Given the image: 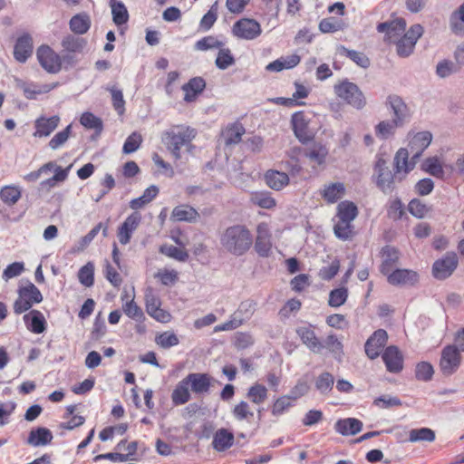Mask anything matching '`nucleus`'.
<instances>
[{"label": "nucleus", "mask_w": 464, "mask_h": 464, "mask_svg": "<svg viewBox=\"0 0 464 464\" xmlns=\"http://www.w3.org/2000/svg\"><path fill=\"white\" fill-rule=\"evenodd\" d=\"M220 245L225 252L241 256L248 252L253 245L249 229L243 225H233L220 234Z\"/></svg>", "instance_id": "1"}, {"label": "nucleus", "mask_w": 464, "mask_h": 464, "mask_svg": "<svg viewBox=\"0 0 464 464\" xmlns=\"http://www.w3.org/2000/svg\"><path fill=\"white\" fill-rule=\"evenodd\" d=\"M195 136L194 129L186 126H176L164 131L161 140L175 160H179L181 158V147L190 144Z\"/></svg>", "instance_id": "2"}, {"label": "nucleus", "mask_w": 464, "mask_h": 464, "mask_svg": "<svg viewBox=\"0 0 464 464\" xmlns=\"http://www.w3.org/2000/svg\"><path fill=\"white\" fill-rule=\"evenodd\" d=\"M334 89L337 97L353 108L361 110L365 106V97L355 83L351 82L348 80H344L340 83L335 84Z\"/></svg>", "instance_id": "3"}, {"label": "nucleus", "mask_w": 464, "mask_h": 464, "mask_svg": "<svg viewBox=\"0 0 464 464\" xmlns=\"http://www.w3.org/2000/svg\"><path fill=\"white\" fill-rule=\"evenodd\" d=\"M374 169L377 172V187L385 194L393 192L396 182L403 179V176L397 172L393 174L387 166V161L382 157L378 158Z\"/></svg>", "instance_id": "4"}, {"label": "nucleus", "mask_w": 464, "mask_h": 464, "mask_svg": "<svg viewBox=\"0 0 464 464\" xmlns=\"http://www.w3.org/2000/svg\"><path fill=\"white\" fill-rule=\"evenodd\" d=\"M144 301L147 314L160 323H168L171 319L170 314L161 308V300L159 294L150 286L145 289Z\"/></svg>", "instance_id": "5"}, {"label": "nucleus", "mask_w": 464, "mask_h": 464, "mask_svg": "<svg viewBox=\"0 0 464 464\" xmlns=\"http://www.w3.org/2000/svg\"><path fill=\"white\" fill-rule=\"evenodd\" d=\"M423 27L420 24H415L403 34L402 37L395 41L396 53L400 57L410 56L415 48L417 41L423 34Z\"/></svg>", "instance_id": "6"}, {"label": "nucleus", "mask_w": 464, "mask_h": 464, "mask_svg": "<svg viewBox=\"0 0 464 464\" xmlns=\"http://www.w3.org/2000/svg\"><path fill=\"white\" fill-rule=\"evenodd\" d=\"M461 362V355L457 346L447 345L441 351L440 370L445 376L452 375L458 371Z\"/></svg>", "instance_id": "7"}, {"label": "nucleus", "mask_w": 464, "mask_h": 464, "mask_svg": "<svg viewBox=\"0 0 464 464\" xmlns=\"http://www.w3.org/2000/svg\"><path fill=\"white\" fill-rule=\"evenodd\" d=\"M232 33L237 38L254 40L261 34L262 29L260 24L256 20L251 18H241L234 24Z\"/></svg>", "instance_id": "8"}, {"label": "nucleus", "mask_w": 464, "mask_h": 464, "mask_svg": "<svg viewBox=\"0 0 464 464\" xmlns=\"http://www.w3.org/2000/svg\"><path fill=\"white\" fill-rule=\"evenodd\" d=\"M36 54L41 66L48 72L56 73L61 70V56L49 46H40Z\"/></svg>", "instance_id": "9"}, {"label": "nucleus", "mask_w": 464, "mask_h": 464, "mask_svg": "<svg viewBox=\"0 0 464 464\" xmlns=\"http://www.w3.org/2000/svg\"><path fill=\"white\" fill-rule=\"evenodd\" d=\"M458 266V256L454 252H448L442 258L434 262L432 273L437 279H446Z\"/></svg>", "instance_id": "10"}, {"label": "nucleus", "mask_w": 464, "mask_h": 464, "mask_svg": "<svg viewBox=\"0 0 464 464\" xmlns=\"http://www.w3.org/2000/svg\"><path fill=\"white\" fill-rule=\"evenodd\" d=\"M406 22L402 18H397L391 22L381 23L377 25L379 33H385L386 40L394 43L406 33Z\"/></svg>", "instance_id": "11"}, {"label": "nucleus", "mask_w": 464, "mask_h": 464, "mask_svg": "<svg viewBox=\"0 0 464 464\" xmlns=\"http://www.w3.org/2000/svg\"><path fill=\"white\" fill-rule=\"evenodd\" d=\"M387 102L390 105L393 118L392 120L399 124L403 126L411 119V111L403 100L398 95H390L387 98Z\"/></svg>", "instance_id": "12"}, {"label": "nucleus", "mask_w": 464, "mask_h": 464, "mask_svg": "<svg viewBox=\"0 0 464 464\" xmlns=\"http://www.w3.org/2000/svg\"><path fill=\"white\" fill-rule=\"evenodd\" d=\"M192 392L196 394H206L210 391L214 378L208 373L192 372L185 377Z\"/></svg>", "instance_id": "13"}, {"label": "nucleus", "mask_w": 464, "mask_h": 464, "mask_svg": "<svg viewBox=\"0 0 464 464\" xmlns=\"http://www.w3.org/2000/svg\"><path fill=\"white\" fill-rule=\"evenodd\" d=\"M431 140L432 134L430 131L415 133L409 141V151L411 155V160H418Z\"/></svg>", "instance_id": "14"}, {"label": "nucleus", "mask_w": 464, "mask_h": 464, "mask_svg": "<svg viewBox=\"0 0 464 464\" xmlns=\"http://www.w3.org/2000/svg\"><path fill=\"white\" fill-rule=\"evenodd\" d=\"M141 221V215L139 212H133L126 218L124 222L118 229V239L121 245L130 243L132 233L138 228Z\"/></svg>", "instance_id": "15"}, {"label": "nucleus", "mask_w": 464, "mask_h": 464, "mask_svg": "<svg viewBox=\"0 0 464 464\" xmlns=\"http://www.w3.org/2000/svg\"><path fill=\"white\" fill-rule=\"evenodd\" d=\"M388 334L385 330L379 329L365 343V353L370 359L377 358L386 344Z\"/></svg>", "instance_id": "16"}, {"label": "nucleus", "mask_w": 464, "mask_h": 464, "mask_svg": "<svg viewBox=\"0 0 464 464\" xmlns=\"http://www.w3.org/2000/svg\"><path fill=\"white\" fill-rule=\"evenodd\" d=\"M292 128L295 137L302 143H306L312 140L313 135L309 131L308 121L303 111L295 112L291 119Z\"/></svg>", "instance_id": "17"}, {"label": "nucleus", "mask_w": 464, "mask_h": 464, "mask_svg": "<svg viewBox=\"0 0 464 464\" xmlns=\"http://www.w3.org/2000/svg\"><path fill=\"white\" fill-rule=\"evenodd\" d=\"M382 358L388 372L398 373L402 370L403 357L396 346L392 345L387 347L384 350Z\"/></svg>", "instance_id": "18"}, {"label": "nucleus", "mask_w": 464, "mask_h": 464, "mask_svg": "<svg viewBox=\"0 0 464 464\" xmlns=\"http://www.w3.org/2000/svg\"><path fill=\"white\" fill-rule=\"evenodd\" d=\"M296 334L302 343L313 353H320L324 349V344L317 338L311 325L300 326L296 329Z\"/></svg>", "instance_id": "19"}, {"label": "nucleus", "mask_w": 464, "mask_h": 464, "mask_svg": "<svg viewBox=\"0 0 464 464\" xmlns=\"http://www.w3.org/2000/svg\"><path fill=\"white\" fill-rule=\"evenodd\" d=\"M255 249L259 256L267 257L271 254V234L266 225L257 227V236L255 242Z\"/></svg>", "instance_id": "20"}, {"label": "nucleus", "mask_w": 464, "mask_h": 464, "mask_svg": "<svg viewBox=\"0 0 464 464\" xmlns=\"http://www.w3.org/2000/svg\"><path fill=\"white\" fill-rule=\"evenodd\" d=\"M386 276L392 285H411L418 281L417 273L409 269H395Z\"/></svg>", "instance_id": "21"}, {"label": "nucleus", "mask_w": 464, "mask_h": 464, "mask_svg": "<svg viewBox=\"0 0 464 464\" xmlns=\"http://www.w3.org/2000/svg\"><path fill=\"white\" fill-rule=\"evenodd\" d=\"M33 53V39L28 34L20 36L14 44V57L19 63H25Z\"/></svg>", "instance_id": "22"}, {"label": "nucleus", "mask_w": 464, "mask_h": 464, "mask_svg": "<svg viewBox=\"0 0 464 464\" xmlns=\"http://www.w3.org/2000/svg\"><path fill=\"white\" fill-rule=\"evenodd\" d=\"M345 194V186L343 182H334L324 185L320 195L328 204H334Z\"/></svg>", "instance_id": "23"}, {"label": "nucleus", "mask_w": 464, "mask_h": 464, "mask_svg": "<svg viewBox=\"0 0 464 464\" xmlns=\"http://www.w3.org/2000/svg\"><path fill=\"white\" fill-rule=\"evenodd\" d=\"M14 87L23 92L24 97L29 100L36 99L38 94L46 93L50 91L48 85H37L34 82H27L22 79L14 78Z\"/></svg>", "instance_id": "24"}, {"label": "nucleus", "mask_w": 464, "mask_h": 464, "mask_svg": "<svg viewBox=\"0 0 464 464\" xmlns=\"http://www.w3.org/2000/svg\"><path fill=\"white\" fill-rule=\"evenodd\" d=\"M60 118L56 115L50 118L40 117L34 122L35 131L34 137H47L58 126Z\"/></svg>", "instance_id": "25"}, {"label": "nucleus", "mask_w": 464, "mask_h": 464, "mask_svg": "<svg viewBox=\"0 0 464 464\" xmlns=\"http://www.w3.org/2000/svg\"><path fill=\"white\" fill-rule=\"evenodd\" d=\"M234 434L225 428L218 429L213 435L212 446L218 452L228 450L234 443Z\"/></svg>", "instance_id": "26"}, {"label": "nucleus", "mask_w": 464, "mask_h": 464, "mask_svg": "<svg viewBox=\"0 0 464 464\" xmlns=\"http://www.w3.org/2000/svg\"><path fill=\"white\" fill-rule=\"evenodd\" d=\"M53 439V433L49 429L38 427L29 432L27 443L33 447H42L51 443Z\"/></svg>", "instance_id": "27"}, {"label": "nucleus", "mask_w": 464, "mask_h": 464, "mask_svg": "<svg viewBox=\"0 0 464 464\" xmlns=\"http://www.w3.org/2000/svg\"><path fill=\"white\" fill-rule=\"evenodd\" d=\"M382 262L380 267V271L383 275H388L392 271L394 266L397 265L400 255L396 248L386 246L382 249Z\"/></svg>", "instance_id": "28"}, {"label": "nucleus", "mask_w": 464, "mask_h": 464, "mask_svg": "<svg viewBox=\"0 0 464 464\" xmlns=\"http://www.w3.org/2000/svg\"><path fill=\"white\" fill-rule=\"evenodd\" d=\"M411 155L409 150L400 149L394 157V167L398 174L405 176L409 173L415 166L417 160L408 161L409 156Z\"/></svg>", "instance_id": "29"}, {"label": "nucleus", "mask_w": 464, "mask_h": 464, "mask_svg": "<svg viewBox=\"0 0 464 464\" xmlns=\"http://www.w3.org/2000/svg\"><path fill=\"white\" fill-rule=\"evenodd\" d=\"M266 185L276 191L282 190L289 184V177L286 173L275 169H268L265 173Z\"/></svg>", "instance_id": "30"}, {"label": "nucleus", "mask_w": 464, "mask_h": 464, "mask_svg": "<svg viewBox=\"0 0 464 464\" xmlns=\"http://www.w3.org/2000/svg\"><path fill=\"white\" fill-rule=\"evenodd\" d=\"M336 432L343 436L355 435L362 429V422L355 418L339 420L334 424Z\"/></svg>", "instance_id": "31"}, {"label": "nucleus", "mask_w": 464, "mask_h": 464, "mask_svg": "<svg viewBox=\"0 0 464 464\" xmlns=\"http://www.w3.org/2000/svg\"><path fill=\"white\" fill-rule=\"evenodd\" d=\"M27 328L34 334H42L46 329V321L44 314L38 310H32L24 315Z\"/></svg>", "instance_id": "32"}, {"label": "nucleus", "mask_w": 464, "mask_h": 464, "mask_svg": "<svg viewBox=\"0 0 464 464\" xmlns=\"http://www.w3.org/2000/svg\"><path fill=\"white\" fill-rule=\"evenodd\" d=\"M206 87V82L202 77H194L182 86L185 92L184 101L193 102L196 97L203 92Z\"/></svg>", "instance_id": "33"}, {"label": "nucleus", "mask_w": 464, "mask_h": 464, "mask_svg": "<svg viewBox=\"0 0 464 464\" xmlns=\"http://www.w3.org/2000/svg\"><path fill=\"white\" fill-rule=\"evenodd\" d=\"M113 23L121 26L129 21V12L123 2L119 0H109Z\"/></svg>", "instance_id": "34"}, {"label": "nucleus", "mask_w": 464, "mask_h": 464, "mask_svg": "<svg viewBox=\"0 0 464 464\" xmlns=\"http://www.w3.org/2000/svg\"><path fill=\"white\" fill-rule=\"evenodd\" d=\"M334 377L329 372H321L314 380L316 391L323 396H328L334 389Z\"/></svg>", "instance_id": "35"}, {"label": "nucleus", "mask_w": 464, "mask_h": 464, "mask_svg": "<svg viewBox=\"0 0 464 464\" xmlns=\"http://www.w3.org/2000/svg\"><path fill=\"white\" fill-rule=\"evenodd\" d=\"M337 52L341 56H345L356 63L358 66L366 69L370 66V59L362 52L350 50L343 45L337 48Z\"/></svg>", "instance_id": "36"}, {"label": "nucleus", "mask_w": 464, "mask_h": 464, "mask_svg": "<svg viewBox=\"0 0 464 464\" xmlns=\"http://www.w3.org/2000/svg\"><path fill=\"white\" fill-rule=\"evenodd\" d=\"M188 383L186 379H182L175 387L171 393V400L175 405H182L187 403L191 396L188 390Z\"/></svg>", "instance_id": "37"}, {"label": "nucleus", "mask_w": 464, "mask_h": 464, "mask_svg": "<svg viewBox=\"0 0 464 464\" xmlns=\"http://www.w3.org/2000/svg\"><path fill=\"white\" fill-rule=\"evenodd\" d=\"M61 44L67 53H81L85 48L87 42L83 38L68 34L63 37Z\"/></svg>", "instance_id": "38"}, {"label": "nucleus", "mask_w": 464, "mask_h": 464, "mask_svg": "<svg viewBox=\"0 0 464 464\" xmlns=\"http://www.w3.org/2000/svg\"><path fill=\"white\" fill-rule=\"evenodd\" d=\"M158 193L159 188L157 186H150L144 190L143 194L140 197L133 198L130 201V208L134 210L143 208L145 205L152 201V199L156 198Z\"/></svg>", "instance_id": "39"}, {"label": "nucleus", "mask_w": 464, "mask_h": 464, "mask_svg": "<svg viewBox=\"0 0 464 464\" xmlns=\"http://www.w3.org/2000/svg\"><path fill=\"white\" fill-rule=\"evenodd\" d=\"M69 25L74 34H83L91 27V19L87 14H78L71 18Z\"/></svg>", "instance_id": "40"}, {"label": "nucleus", "mask_w": 464, "mask_h": 464, "mask_svg": "<svg viewBox=\"0 0 464 464\" xmlns=\"http://www.w3.org/2000/svg\"><path fill=\"white\" fill-rule=\"evenodd\" d=\"M245 133V128L240 123H235L227 127L223 132L225 144L227 146L236 145L242 140V136Z\"/></svg>", "instance_id": "41"}, {"label": "nucleus", "mask_w": 464, "mask_h": 464, "mask_svg": "<svg viewBox=\"0 0 464 464\" xmlns=\"http://www.w3.org/2000/svg\"><path fill=\"white\" fill-rule=\"evenodd\" d=\"M357 215V207L351 201H343L337 206L338 219L352 223Z\"/></svg>", "instance_id": "42"}, {"label": "nucleus", "mask_w": 464, "mask_h": 464, "mask_svg": "<svg viewBox=\"0 0 464 464\" xmlns=\"http://www.w3.org/2000/svg\"><path fill=\"white\" fill-rule=\"evenodd\" d=\"M450 30L457 35H464V3L450 16Z\"/></svg>", "instance_id": "43"}, {"label": "nucleus", "mask_w": 464, "mask_h": 464, "mask_svg": "<svg viewBox=\"0 0 464 464\" xmlns=\"http://www.w3.org/2000/svg\"><path fill=\"white\" fill-rule=\"evenodd\" d=\"M172 217L179 221L193 222L198 218V213L190 206L181 205L174 208Z\"/></svg>", "instance_id": "44"}, {"label": "nucleus", "mask_w": 464, "mask_h": 464, "mask_svg": "<svg viewBox=\"0 0 464 464\" xmlns=\"http://www.w3.org/2000/svg\"><path fill=\"white\" fill-rule=\"evenodd\" d=\"M399 127L393 120L382 121L375 126V134L381 140H387L394 135Z\"/></svg>", "instance_id": "45"}, {"label": "nucleus", "mask_w": 464, "mask_h": 464, "mask_svg": "<svg viewBox=\"0 0 464 464\" xmlns=\"http://www.w3.org/2000/svg\"><path fill=\"white\" fill-rule=\"evenodd\" d=\"M21 189L14 185L5 186L0 190V198L9 206L14 205L21 198Z\"/></svg>", "instance_id": "46"}, {"label": "nucleus", "mask_w": 464, "mask_h": 464, "mask_svg": "<svg viewBox=\"0 0 464 464\" xmlns=\"http://www.w3.org/2000/svg\"><path fill=\"white\" fill-rule=\"evenodd\" d=\"M435 432L430 428L412 429L409 432V440L411 442H432L435 440Z\"/></svg>", "instance_id": "47"}, {"label": "nucleus", "mask_w": 464, "mask_h": 464, "mask_svg": "<svg viewBox=\"0 0 464 464\" xmlns=\"http://www.w3.org/2000/svg\"><path fill=\"white\" fill-rule=\"evenodd\" d=\"M323 344L324 348H326L336 360H342L343 355V343L335 334H329Z\"/></svg>", "instance_id": "48"}, {"label": "nucleus", "mask_w": 464, "mask_h": 464, "mask_svg": "<svg viewBox=\"0 0 464 464\" xmlns=\"http://www.w3.org/2000/svg\"><path fill=\"white\" fill-rule=\"evenodd\" d=\"M123 313L130 318L137 321L143 322L145 320V315L142 309L135 303L134 297L131 300L126 301L122 304Z\"/></svg>", "instance_id": "49"}, {"label": "nucleus", "mask_w": 464, "mask_h": 464, "mask_svg": "<svg viewBox=\"0 0 464 464\" xmlns=\"http://www.w3.org/2000/svg\"><path fill=\"white\" fill-rule=\"evenodd\" d=\"M246 397L251 402L261 404L267 398V389L262 384L256 383L248 389Z\"/></svg>", "instance_id": "50"}, {"label": "nucleus", "mask_w": 464, "mask_h": 464, "mask_svg": "<svg viewBox=\"0 0 464 464\" xmlns=\"http://www.w3.org/2000/svg\"><path fill=\"white\" fill-rule=\"evenodd\" d=\"M328 155V150L325 146L321 144L314 145L306 152L305 156L311 160L315 162L317 165H322L325 162Z\"/></svg>", "instance_id": "51"}, {"label": "nucleus", "mask_w": 464, "mask_h": 464, "mask_svg": "<svg viewBox=\"0 0 464 464\" xmlns=\"http://www.w3.org/2000/svg\"><path fill=\"white\" fill-rule=\"evenodd\" d=\"M353 226L352 223L338 219L334 226V232L336 237L342 240H348L353 236Z\"/></svg>", "instance_id": "52"}, {"label": "nucleus", "mask_w": 464, "mask_h": 464, "mask_svg": "<svg viewBox=\"0 0 464 464\" xmlns=\"http://www.w3.org/2000/svg\"><path fill=\"white\" fill-rule=\"evenodd\" d=\"M106 90L111 94V102L114 110L119 115H122L125 111V101L123 99L122 91L116 86H107Z\"/></svg>", "instance_id": "53"}, {"label": "nucleus", "mask_w": 464, "mask_h": 464, "mask_svg": "<svg viewBox=\"0 0 464 464\" xmlns=\"http://www.w3.org/2000/svg\"><path fill=\"white\" fill-rule=\"evenodd\" d=\"M18 295H24L32 304H38L43 300L40 290L33 283H28L27 285L20 287Z\"/></svg>", "instance_id": "54"}, {"label": "nucleus", "mask_w": 464, "mask_h": 464, "mask_svg": "<svg viewBox=\"0 0 464 464\" xmlns=\"http://www.w3.org/2000/svg\"><path fill=\"white\" fill-rule=\"evenodd\" d=\"M216 66L220 70H226L235 63V59L228 48L222 46L218 49V53L216 58Z\"/></svg>", "instance_id": "55"}, {"label": "nucleus", "mask_w": 464, "mask_h": 464, "mask_svg": "<svg viewBox=\"0 0 464 464\" xmlns=\"http://www.w3.org/2000/svg\"><path fill=\"white\" fill-rule=\"evenodd\" d=\"M78 279L82 285L90 287L94 283V266L92 262H88L82 266L78 272Z\"/></svg>", "instance_id": "56"}, {"label": "nucleus", "mask_w": 464, "mask_h": 464, "mask_svg": "<svg viewBox=\"0 0 464 464\" xmlns=\"http://www.w3.org/2000/svg\"><path fill=\"white\" fill-rule=\"evenodd\" d=\"M80 122L85 128L94 130L98 133H101L102 130L103 126L102 120L92 112L82 113L80 118Z\"/></svg>", "instance_id": "57"}, {"label": "nucleus", "mask_w": 464, "mask_h": 464, "mask_svg": "<svg viewBox=\"0 0 464 464\" xmlns=\"http://www.w3.org/2000/svg\"><path fill=\"white\" fill-rule=\"evenodd\" d=\"M253 204L266 209H270L276 206V200L269 192H256L251 196Z\"/></svg>", "instance_id": "58"}, {"label": "nucleus", "mask_w": 464, "mask_h": 464, "mask_svg": "<svg viewBox=\"0 0 464 464\" xmlns=\"http://www.w3.org/2000/svg\"><path fill=\"white\" fill-rule=\"evenodd\" d=\"M422 169L436 178H442L444 175L443 168L436 157L426 159L422 164Z\"/></svg>", "instance_id": "59"}, {"label": "nucleus", "mask_w": 464, "mask_h": 464, "mask_svg": "<svg viewBox=\"0 0 464 464\" xmlns=\"http://www.w3.org/2000/svg\"><path fill=\"white\" fill-rule=\"evenodd\" d=\"M160 252L163 255H166L169 257L182 262L186 261L188 258V254L185 250L172 245L161 246L160 248Z\"/></svg>", "instance_id": "60"}, {"label": "nucleus", "mask_w": 464, "mask_h": 464, "mask_svg": "<svg viewBox=\"0 0 464 464\" xmlns=\"http://www.w3.org/2000/svg\"><path fill=\"white\" fill-rule=\"evenodd\" d=\"M348 297V290L345 287L334 289L329 294L328 304L331 307H339L343 304Z\"/></svg>", "instance_id": "61"}, {"label": "nucleus", "mask_w": 464, "mask_h": 464, "mask_svg": "<svg viewBox=\"0 0 464 464\" xmlns=\"http://www.w3.org/2000/svg\"><path fill=\"white\" fill-rule=\"evenodd\" d=\"M434 373L433 366L428 362H420L416 365L415 377L419 381L429 382Z\"/></svg>", "instance_id": "62"}, {"label": "nucleus", "mask_w": 464, "mask_h": 464, "mask_svg": "<svg viewBox=\"0 0 464 464\" xmlns=\"http://www.w3.org/2000/svg\"><path fill=\"white\" fill-rule=\"evenodd\" d=\"M343 29V23L335 17L323 19L319 23V30L324 33H334Z\"/></svg>", "instance_id": "63"}, {"label": "nucleus", "mask_w": 464, "mask_h": 464, "mask_svg": "<svg viewBox=\"0 0 464 464\" xmlns=\"http://www.w3.org/2000/svg\"><path fill=\"white\" fill-rule=\"evenodd\" d=\"M222 46H224V43L212 35L203 37L202 39L198 40L195 44V48L199 51L219 49Z\"/></svg>", "instance_id": "64"}]
</instances>
